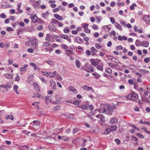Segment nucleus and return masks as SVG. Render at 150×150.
I'll use <instances>...</instances> for the list:
<instances>
[{
    "mask_svg": "<svg viewBox=\"0 0 150 150\" xmlns=\"http://www.w3.org/2000/svg\"><path fill=\"white\" fill-rule=\"evenodd\" d=\"M47 62L50 65H52L53 64V62L51 60H47Z\"/></svg>",
    "mask_w": 150,
    "mask_h": 150,
    "instance_id": "57",
    "label": "nucleus"
},
{
    "mask_svg": "<svg viewBox=\"0 0 150 150\" xmlns=\"http://www.w3.org/2000/svg\"><path fill=\"white\" fill-rule=\"evenodd\" d=\"M75 64L77 68H79L80 67L81 64L80 61L76 59L75 60Z\"/></svg>",
    "mask_w": 150,
    "mask_h": 150,
    "instance_id": "21",
    "label": "nucleus"
},
{
    "mask_svg": "<svg viewBox=\"0 0 150 150\" xmlns=\"http://www.w3.org/2000/svg\"><path fill=\"white\" fill-rule=\"evenodd\" d=\"M30 65L33 67L34 70H36L37 69V65L35 64L33 62H30Z\"/></svg>",
    "mask_w": 150,
    "mask_h": 150,
    "instance_id": "30",
    "label": "nucleus"
},
{
    "mask_svg": "<svg viewBox=\"0 0 150 150\" xmlns=\"http://www.w3.org/2000/svg\"><path fill=\"white\" fill-rule=\"evenodd\" d=\"M88 24L87 23H84L82 25V27L84 29H85L86 28H88Z\"/></svg>",
    "mask_w": 150,
    "mask_h": 150,
    "instance_id": "44",
    "label": "nucleus"
},
{
    "mask_svg": "<svg viewBox=\"0 0 150 150\" xmlns=\"http://www.w3.org/2000/svg\"><path fill=\"white\" fill-rule=\"evenodd\" d=\"M92 28L94 30H97L98 28V26L96 25H93Z\"/></svg>",
    "mask_w": 150,
    "mask_h": 150,
    "instance_id": "63",
    "label": "nucleus"
},
{
    "mask_svg": "<svg viewBox=\"0 0 150 150\" xmlns=\"http://www.w3.org/2000/svg\"><path fill=\"white\" fill-rule=\"evenodd\" d=\"M126 98L129 99H132V100H135L138 98V96L135 93H131L126 96Z\"/></svg>",
    "mask_w": 150,
    "mask_h": 150,
    "instance_id": "1",
    "label": "nucleus"
},
{
    "mask_svg": "<svg viewBox=\"0 0 150 150\" xmlns=\"http://www.w3.org/2000/svg\"><path fill=\"white\" fill-rule=\"evenodd\" d=\"M105 71L107 73L109 74H111L112 73V70L110 68H106L105 69Z\"/></svg>",
    "mask_w": 150,
    "mask_h": 150,
    "instance_id": "29",
    "label": "nucleus"
},
{
    "mask_svg": "<svg viewBox=\"0 0 150 150\" xmlns=\"http://www.w3.org/2000/svg\"><path fill=\"white\" fill-rule=\"evenodd\" d=\"M111 132V130L110 129L108 128L106 129V132L105 133L106 134H109Z\"/></svg>",
    "mask_w": 150,
    "mask_h": 150,
    "instance_id": "49",
    "label": "nucleus"
},
{
    "mask_svg": "<svg viewBox=\"0 0 150 150\" xmlns=\"http://www.w3.org/2000/svg\"><path fill=\"white\" fill-rule=\"evenodd\" d=\"M79 129L77 128H74L73 130V133L74 134H76V132L79 131Z\"/></svg>",
    "mask_w": 150,
    "mask_h": 150,
    "instance_id": "58",
    "label": "nucleus"
},
{
    "mask_svg": "<svg viewBox=\"0 0 150 150\" xmlns=\"http://www.w3.org/2000/svg\"><path fill=\"white\" fill-rule=\"evenodd\" d=\"M53 22L55 24H57L59 23V21L55 19H52Z\"/></svg>",
    "mask_w": 150,
    "mask_h": 150,
    "instance_id": "53",
    "label": "nucleus"
},
{
    "mask_svg": "<svg viewBox=\"0 0 150 150\" xmlns=\"http://www.w3.org/2000/svg\"><path fill=\"white\" fill-rule=\"evenodd\" d=\"M131 140L132 141H134L136 142L137 143L138 141V139L137 138L135 137L134 136H131Z\"/></svg>",
    "mask_w": 150,
    "mask_h": 150,
    "instance_id": "26",
    "label": "nucleus"
},
{
    "mask_svg": "<svg viewBox=\"0 0 150 150\" xmlns=\"http://www.w3.org/2000/svg\"><path fill=\"white\" fill-rule=\"evenodd\" d=\"M123 49V47L121 45H119L116 47V50L117 51H119L120 50H122Z\"/></svg>",
    "mask_w": 150,
    "mask_h": 150,
    "instance_id": "36",
    "label": "nucleus"
},
{
    "mask_svg": "<svg viewBox=\"0 0 150 150\" xmlns=\"http://www.w3.org/2000/svg\"><path fill=\"white\" fill-rule=\"evenodd\" d=\"M6 30L8 31H12L13 30V28L11 27H7L6 28Z\"/></svg>",
    "mask_w": 150,
    "mask_h": 150,
    "instance_id": "56",
    "label": "nucleus"
},
{
    "mask_svg": "<svg viewBox=\"0 0 150 150\" xmlns=\"http://www.w3.org/2000/svg\"><path fill=\"white\" fill-rule=\"evenodd\" d=\"M45 100H50V101L52 100V98L50 96H46L45 98Z\"/></svg>",
    "mask_w": 150,
    "mask_h": 150,
    "instance_id": "55",
    "label": "nucleus"
},
{
    "mask_svg": "<svg viewBox=\"0 0 150 150\" xmlns=\"http://www.w3.org/2000/svg\"><path fill=\"white\" fill-rule=\"evenodd\" d=\"M107 58L109 59H110V60H111L113 62H115L116 63H120V62L119 61V60H118V62H116V61H113V58H114L113 57H112V56H108L107 57Z\"/></svg>",
    "mask_w": 150,
    "mask_h": 150,
    "instance_id": "25",
    "label": "nucleus"
},
{
    "mask_svg": "<svg viewBox=\"0 0 150 150\" xmlns=\"http://www.w3.org/2000/svg\"><path fill=\"white\" fill-rule=\"evenodd\" d=\"M61 38L65 40H67L68 39V36L66 35H61Z\"/></svg>",
    "mask_w": 150,
    "mask_h": 150,
    "instance_id": "48",
    "label": "nucleus"
},
{
    "mask_svg": "<svg viewBox=\"0 0 150 150\" xmlns=\"http://www.w3.org/2000/svg\"><path fill=\"white\" fill-rule=\"evenodd\" d=\"M137 5L135 4H133L131 6H130V8L131 10H133L134 9V7H135Z\"/></svg>",
    "mask_w": 150,
    "mask_h": 150,
    "instance_id": "41",
    "label": "nucleus"
},
{
    "mask_svg": "<svg viewBox=\"0 0 150 150\" xmlns=\"http://www.w3.org/2000/svg\"><path fill=\"white\" fill-rule=\"evenodd\" d=\"M27 51L28 52L31 53H33L34 52L33 49L32 48H28Z\"/></svg>",
    "mask_w": 150,
    "mask_h": 150,
    "instance_id": "61",
    "label": "nucleus"
},
{
    "mask_svg": "<svg viewBox=\"0 0 150 150\" xmlns=\"http://www.w3.org/2000/svg\"><path fill=\"white\" fill-rule=\"evenodd\" d=\"M74 114L69 113L68 114L67 116L68 118L73 119L74 118Z\"/></svg>",
    "mask_w": 150,
    "mask_h": 150,
    "instance_id": "23",
    "label": "nucleus"
},
{
    "mask_svg": "<svg viewBox=\"0 0 150 150\" xmlns=\"http://www.w3.org/2000/svg\"><path fill=\"white\" fill-rule=\"evenodd\" d=\"M115 141L118 145L120 143V140L118 139H115Z\"/></svg>",
    "mask_w": 150,
    "mask_h": 150,
    "instance_id": "52",
    "label": "nucleus"
},
{
    "mask_svg": "<svg viewBox=\"0 0 150 150\" xmlns=\"http://www.w3.org/2000/svg\"><path fill=\"white\" fill-rule=\"evenodd\" d=\"M31 18L33 23H36L38 21V18L35 14L32 15L31 17Z\"/></svg>",
    "mask_w": 150,
    "mask_h": 150,
    "instance_id": "5",
    "label": "nucleus"
},
{
    "mask_svg": "<svg viewBox=\"0 0 150 150\" xmlns=\"http://www.w3.org/2000/svg\"><path fill=\"white\" fill-rule=\"evenodd\" d=\"M6 77L9 79H11L13 78V75L11 74H9L7 75Z\"/></svg>",
    "mask_w": 150,
    "mask_h": 150,
    "instance_id": "43",
    "label": "nucleus"
},
{
    "mask_svg": "<svg viewBox=\"0 0 150 150\" xmlns=\"http://www.w3.org/2000/svg\"><path fill=\"white\" fill-rule=\"evenodd\" d=\"M54 16L56 18L62 21L63 20L62 17L59 15L56 14L54 15Z\"/></svg>",
    "mask_w": 150,
    "mask_h": 150,
    "instance_id": "18",
    "label": "nucleus"
},
{
    "mask_svg": "<svg viewBox=\"0 0 150 150\" xmlns=\"http://www.w3.org/2000/svg\"><path fill=\"white\" fill-rule=\"evenodd\" d=\"M93 75V76L95 77V78L96 79H98L100 77V75L99 74H98L97 75L95 73H93L92 74Z\"/></svg>",
    "mask_w": 150,
    "mask_h": 150,
    "instance_id": "35",
    "label": "nucleus"
},
{
    "mask_svg": "<svg viewBox=\"0 0 150 150\" xmlns=\"http://www.w3.org/2000/svg\"><path fill=\"white\" fill-rule=\"evenodd\" d=\"M18 11L16 12V14H18V13H21L23 12V11L22 9H19V10H18Z\"/></svg>",
    "mask_w": 150,
    "mask_h": 150,
    "instance_id": "59",
    "label": "nucleus"
},
{
    "mask_svg": "<svg viewBox=\"0 0 150 150\" xmlns=\"http://www.w3.org/2000/svg\"><path fill=\"white\" fill-rule=\"evenodd\" d=\"M95 46L98 49H100L102 48L101 46L99 45V44L98 43L96 44Z\"/></svg>",
    "mask_w": 150,
    "mask_h": 150,
    "instance_id": "46",
    "label": "nucleus"
},
{
    "mask_svg": "<svg viewBox=\"0 0 150 150\" xmlns=\"http://www.w3.org/2000/svg\"><path fill=\"white\" fill-rule=\"evenodd\" d=\"M31 42L30 44V46L34 49H35L36 46V40L35 39H33L32 40H30V41Z\"/></svg>",
    "mask_w": 150,
    "mask_h": 150,
    "instance_id": "4",
    "label": "nucleus"
},
{
    "mask_svg": "<svg viewBox=\"0 0 150 150\" xmlns=\"http://www.w3.org/2000/svg\"><path fill=\"white\" fill-rule=\"evenodd\" d=\"M117 127L116 125H114L112 126L110 128V129L111 131H116L117 130Z\"/></svg>",
    "mask_w": 150,
    "mask_h": 150,
    "instance_id": "20",
    "label": "nucleus"
},
{
    "mask_svg": "<svg viewBox=\"0 0 150 150\" xmlns=\"http://www.w3.org/2000/svg\"><path fill=\"white\" fill-rule=\"evenodd\" d=\"M75 40L79 43H82L83 42V40L79 37H76L75 38Z\"/></svg>",
    "mask_w": 150,
    "mask_h": 150,
    "instance_id": "14",
    "label": "nucleus"
},
{
    "mask_svg": "<svg viewBox=\"0 0 150 150\" xmlns=\"http://www.w3.org/2000/svg\"><path fill=\"white\" fill-rule=\"evenodd\" d=\"M106 110L107 109L105 108H101L99 109V112L101 113H104L105 114V113H106Z\"/></svg>",
    "mask_w": 150,
    "mask_h": 150,
    "instance_id": "17",
    "label": "nucleus"
},
{
    "mask_svg": "<svg viewBox=\"0 0 150 150\" xmlns=\"http://www.w3.org/2000/svg\"><path fill=\"white\" fill-rule=\"evenodd\" d=\"M28 67L27 64H25L23 65V67H21L20 69V70L21 71H25L26 70V68Z\"/></svg>",
    "mask_w": 150,
    "mask_h": 150,
    "instance_id": "24",
    "label": "nucleus"
},
{
    "mask_svg": "<svg viewBox=\"0 0 150 150\" xmlns=\"http://www.w3.org/2000/svg\"><path fill=\"white\" fill-rule=\"evenodd\" d=\"M1 87L5 88H10V86L8 85H1L0 86Z\"/></svg>",
    "mask_w": 150,
    "mask_h": 150,
    "instance_id": "42",
    "label": "nucleus"
},
{
    "mask_svg": "<svg viewBox=\"0 0 150 150\" xmlns=\"http://www.w3.org/2000/svg\"><path fill=\"white\" fill-rule=\"evenodd\" d=\"M104 106L107 108L108 111V110L111 112H113V109L111 106L109 104H105Z\"/></svg>",
    "mask_w": 150,
    "mask_h": 150,
    "instance_id": "6",
    "label": "nucleus"
},
{
    "mask_svg": "<svg viewBox=\"0 0 150 150\" xmlns=\"http://www.w3.org/2000/svg\"><path fill=\"white\" fill-rule=\"evenodd\" d=\"M115 24H116L115 25V27L116 28H117V29L121 30H122V26L119 23H116Z\"/></svg>",
    "mask_w": 150,
    "mask_h": 150,
    "instance_id": "27",
    "label": "nucleus"
},
{
    "mask_svg": "<svg viewBox=\"0 0 150 150\" xmlns=\"http://www.w3.org/2000/svg\"><path fill=\"white\" fill-rule=\"evenodd\" d=\"M56 101L54 102L55 104H59L61 103V98L58 95H56L55 96Z\"/></svg>",
    "mask_w": 150,
    "mask_h": 150,
    "instance_id": "7",
    "label": "nucleus"
},
{
    "mask_svg": "<svg viewBox=\"0 0 150 150\" xmlns=\"http://www.w3.org/2000/svg\"><path fill=\"white\" fill-rule=\"evenodd\" d=\"M139 71L141 72H143L145 74L148 73V71L144 69H141Z\"/></svg>",
    "mask_w": 150,
    "mask_h": 150,
    "instance_id": "50",
    "label": "nucleus"
},
{
    "mask_svg": "<svg viewBox=\"0 0 150 150\" xmlns=\"http://www.w3.org/2000/svg\"><path fill=\"white\" fill-rule=\"evenodd\" d=\"M6 118V119H9L12 120H13L14 119V118L12 115L9 116V115H7Z\"/></svg>",
    "mask_w": 150,
    "mask_h": 150,
    "instance_id": "38",
    "label": "nucleus"
},
{
    "mask_svg": "<svg viewBox=\"0 0 150 150\" xmlns=\"http://www.w3.org/2000/svg\"><path fill=\"white\" fill-rule=\"evenodd\" d=\"M50 45L49 42H47L44 43L42 45L43 47H47Z\"/></svg>",
    "mask_w": 150,
    "mask_h": 150,
    "instance_id": "40",
    "label": "nucleus"
},
{
    "mask_svg": "<svg viewBox=\"0 0 150 150\" xmlns=\"http://www.w3.org/2000/svg\"><path fill=\"white\" fill-rule=\"evenodd\" d=\"M136 135L137 137H140L142 138H144V137L142 134L139 133H136L135 134Z\"/></svg>",
    "mask_w": 150,
    "mask_h": 150,
    "instance_id": "33",
    "label": "nucleus"
},
{
    "mask_svg": "<svg viewBox=\"0 0 150 150\" xmlns=\"http://www.w3.org/2000/svg\"><path fill=\"white\" fill-rule=\"evenodd\" d=\"M111 124H116L117 122V120L115 118H113L110 121Z\"/></svg>",
    "mask_w": 150,
    "mask_h": 150,
    "instance_id": "16",
    "label": "nucleus"
},
{
    "mask_svg": "<svg viewBox=\"0 0 150 150\" xmlns=\"http://www.w3.org/2000/svg\"><path fill=\"white\" fill-rule=\"evenodd\" d=\"M41 96L38 93H34V96H33V97L34 98L35 97H37L38 98H40Z\"/></svg>",
    "mask_w": 150,
    "mask_h": 150,
    "instance_id": "39",
    "label": "nucleus"
},
{
    "mask_svg": "<svg viewBox=\"0 0 150 150\" xmlns=\"http://www.w3.org/2000/svg\"><path fill=\"white\" fill-rule=\"evenodd\" d=\"M142 101L146 103H150V101L148 98L146 97H141Z\"/></svg>",
    "mask_w": 150,
    "mask_h": 150,
    "instance_id": "13",
    "label": "nucleus"
},
{
    "mask_svg": "<svg viewBox=\"0 0 150 150\" xmlns=\"http://www.w3.org/2000/svg\"><path fill=\"white\" fill-rule=\"evenodd\" d=\"M56 77V79H57L61 81L62 80V78L60 76V75L58 74H57V75Z\"/></svg>",
    "mask_w": 150,
    "mask_h": 150,
    "instance_id": "32",
    "label": "nucleus"
},
{
    "mask_svg": "<svg viewBox=\"0 0 150 150\" xmlns=\"http://www.w3.org/2000/svg\"><path fill=\"white\" fill-rule=\"evenodd\" d=\"M115 2L114 1H112L110 4V6L112 7H114L115 6Z\"/></svg>",
    "mask_w": 150,
    "mask_h": 150,
    "instance_id": "64",
    "label": "nucleus"
},
{
    "mask_svg": "<svg viewBox=\"0 0 150 150\" xmlns=\"http://www.w3.org/2000/svg\"><path fill=\"white\" fill-rule=\"evenodd\" d=\"M73 103L75 105H79V101L78 100H75Z\"/></svg>",
    "mask_w": 150,
    "mask_h": 150,
    "instance_id": "62",
    "label": "nucleus"
},
{
    "mask_svg": "<svg viewBox=\"0 0 150 150\" xmlns=\"http://www.w3.org/2000/svg\"><path fill=\"white\" fill-rule=\"evenodd\" d=\"M141 45L142 46L147 47L148 46L149 43L147 41H144L142 42Z\"/></svg>",
    "mask_w": 150,
    "mask_h": 150,
    "instance_id": "15",
    "label": "nucleus"
},
{
    "mask_svg": "<svg viewBox=\"0 0 150 150\" xmlns=\"http://www.w3.org/2000/svg\"><path fill=\"white\" fill-rule=\"evenodd\" d=\"M110 20L111 22L112 23H115V19L114 18H113L112 17H111L110 18Z\"/></svg>",
    "mask_w": 150,
    "mask_h": 150,
    "instance_id": "60",
    "label": "nucleus"
},
{
    "mask_svg": "<svg viewBox=\"0 0 150 150\" xmlns=\"http://www.w3.org/2000/svg\"><path fill=\"white\" fill-rule=\"evenodd\" d=\"M51 39V38H50V35L49 34H47L46 35V36L45 38V40L47 41H50Z\"/></svg>",
    "mask_w": 150,
    "mask_h": 150,
    "instance_id": "45",
    "label": "nucleus"
},
{
    "mask_svg": "<svg viewBox=\"0 0 150 150\" xmlns=\"http://www.w3.org/2000/svg\"><path fill=\"white\" fill-rule=\"evenodd\" d=\"M103 75L104 76L108 78L109 79H113L114 78L113 76L108 74L105 73H103Z\"/></svg>",
    "mask_w": 150,
    "mask_h": 150,
    "instance_id": "11",
    "label": "nucleus"
},
{
    "mask_svg": "<svg viewBox=\"0 0 150 150\" xmlns=\"http://www.w3.org/2000/svg\"><path fill=\"white\" fill-rule=\"evenodd\" d=\"M47 142L51 144H54L55 143L56 139L52 137H48L46 138Z\"/></svg>",
    "mask_w": 150,
    "mask_h": 150,
    "instance_id": "3",
    "label": "nucleus"
},
{
    "mask_svg": "<svg viewBox=\"0 0 150 150\" xmlns=\"http://www.w3.org/2000/svg\"><path fill=\"white\" fill-rule=\"evenodd\" d=\"M142 42L139 40H137L135 42V45L137 46H139V45H141Z\"/></svg>",
    "mask_w": 150,
    "mask_h": 150,
    "instance_id": "28",
    "label": "nucleus"
},
{
    "mask_svg": "<svg viewBox=\"0 0 150 150\" xmlns=\"http://www.w3.org/2000/svg\"><path fill=\"white\" fill-rule=\"evenodd\" d=\"M95 59H90V61L92 65L96 66L98 65L99 63L97 61H93Z\"/></svg>",
    "mask_w": 150,
    "mask_h": 150,
    "instance_id": "10",
    "label": "nucleus"
},
{
    "mask_svg": "<svg viewBox=\"0 0 150 150\" xmlns=\"http://www.w3.org/2000/svg\"><path fill=\"white\" fill-rule=\"evenodd\" d=\"M49 14L48 11H46L45 13H43L42 14V17L44 18H46Z\"/></svg>",
    "mask_w": 150,
    "mask_h": 150,
    "instance_id": "19",
    "label": "nucleus"
},
{
    "mask_svg": "<svg viewBox=\"0 0 150 150\" xmlns=\"http://www.w3.org/2000/svg\"><path fill=\"white\" fill-rule=\"evenodd\" d=\"M87 72H91V73L93 71V67L92 66H90L89 67L88 69L85 70Z\"/></svg>",
    "mask_w": 150,
    "mask_h": 150,
    "instance_id": "22",
    "label": "nucleus"
},
{
    "mask_svg": "<svg viewBox=\"0 0 150 150\" xmlns=\"http://www.w3.org/2000/svg\"><path fill=\"white\" fill-rule=\"evenodd\" d=\"M33 123H31L30 125H32L33 128L35 129H38L39 128L40 122L39 120H35L33 122Z\"/></svg>",
    "mask_w": 150,
    "mask_h": 150,
    "instance_id": "2",
    "label": "nucleus"
},
{
    "mask_svg": "<svg viewBox=\"0 0 150 150\" xmlns=\"http://www.w3.org/2000/svg\"><path fill=\"white\" fill-rule=\"evenodd\" d=\"M149 16L148 15H145L143 17V20L146 23H148L150 22L149 19Z\"/></svg>",
    "mask_w": 150,
    "mask_h": 150,
    "instance_id": "12",
    "label": "nucleus"
},
{
    "mask_svg": "<svg viewBox=\"0 0 150 150\" xmlns=\"http://www.w3.org/2000/svg\"><path fill=\"white\" fill-rule=\"evenodd\" d=\"M87 105L86 104H84L82 105L81 109L83 110H87Z\"/></svg>",
    "mask_w": 150,
    "mask_h": 150,
    "instance_id": "31",
    "label": "nucleus"
},
{
    "mask_svg": "<svg viewBox=\"0 0 150 150\" xmlns=\"http://www.w3.org/2000/svg\"><path fill=\"white\" fill-rule=\"evenodd\" d=\"M144 61L146 63H148L149 62H150V57H148L146 58H145L144 59Z\"/></svg>",
    "mask_w": 150,
    "mask_h": 150,
    "instance_id": "47",
    "label": "nucleus"
},
{
    "mask_svg": "<svg viewBox=\"0 0 150 150\" xmlns=\"http://www.w3.org/2000/svg\"><path fill=\"white\" fill-rule=\"evenodd\" d=\"M105 117L104 116L102 115L101 117L100 118V121L101 122H105Z\"/></svg>",
    "mask_w": 150,
    "mask_h": 150,
    "instance_id": "37",
    "label": "nucleus"
},
{
    "mask_svg": "<svg viewBox=\"0 0 150 150\" xmlns=\"http://www.w3.org/2000/svg\"><path fill=\"white\" fill-rule=\"evenodd\" d=\"M96 68L98 70H100L101 71H103V68L101 65H98L97 67Z\"/></svg>",
    "mask_w": 150,
    "mask_h": 150,
    "instance_id": "34",
    "label": "nucleus"
},
{
    "mask_svg": "<svg viewBox=\"0 0 150 150\" xmlns=\"http://www.w3.org/2000/svg\"><path fill=\"white\" fill-rule=\"evenodd\" d=\"M91 50L92 52H97L98 51L97 50L95 49L94 47H92L91 48Z\"/></svg>",
    "mask_w": 150,
    "mask_h": 150,
    "instance_id": "54",
    "label": "nucleus"
},
{
    "mask_svg": "<svg viewBox=\"0 0 150 150\" xmlns=\"http://www.w3.org/2000/svg\"><path fill=\"white\" fill-rule=\"evenodd\" d=\"M0 17L3 18H6V15L4 13H1L0 15Z\"/></svg>",
    "mask_w": 150,
    "mask_h": 150,
    "instance_id": "51",
    "label": "nucleus"
},
{
    "mask_svg": "<svg viewBox=\"0 0 150 150\" xmlns=\"http://www.w3.org/2000/svg\"><path fill=\"white\" fill-rule=\"evenodd\" d=\"M48 28L49 30L52 32H53L55 31L56 30V28L53 25L49 26Z\"/></svg>",
    "mask_w": 150,
    "mask_h": 150,
    "instance_id": "9",
    "label": "nucleus"
},
{
    "mask_svg": "<svg viewBox=\"0 0 150 150\" xmlns=\"http://www.w3.org/2000/svg\"><path fill=\"white\" fill-rule=\"evenodd\" d=\"M50 83L51 86L52 87V88L55 90L56 88V86L55 82L53 80H50Z\"/></svg>",
    "mask_w": 150,
    "mask_h": 150,
    "instance_id": "8",
    "label": "nucleus"
}]
</instances>
